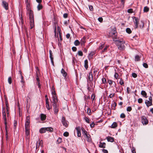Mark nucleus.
I'll return each instance as SVG.
<instances>
[{
  "instance_id": "obj_1",
  "label": "nucleus",
  "mask_w": 153,
  "mask_h": 153,
  "mask_svg": "<svg viewBox=\"0 0 153 153\" xmlns=\"http://www.w3.org/2000/svg\"><path fill=\"white\" fill-rule=\"evenodd\" d=\"M26 9L27 10V13L29 14L30 29H31L34 26L33 13L32 10L30 9V3H27L26 4Z\"/></svg>"
},
{
  "instance_id": "obj_2",
  "label": "nucleus",
  "mask_w": 153,
  "mask_h": 153,
  "mask_svg": "<svg viewBox=\"0 0 153 153\" xmlns=\"http://www.w3.org/2000/svg\"><path fill=\"white\" fill-rule=\"evenodd\" d=\"M113 41L114 42L116 45L117 46L118 49L121 51H123L125 48L124 45V42L122 39H119L118 38H114Z\"/></svg>"
},
{
  "instance_id": "obj_3",
  "label": "nucleus",
  "mask_w": 153,
  "mask_h": 153,
  "mask_svg": "<svg viewBox=\"0 0 153 153\" xmlns=\"http://www.w3.org/2000/svg\"><path fill=\"white\" fill-rule=\"evenodd\" d=\"M52 103V105L53 107V110L54 112V114H56L59 111V104L58 100H56L51 101Z\"/></svg>"
},
{
  "instance_id": "obj_4",
  "label": "nucleus",
  "mask_w": 153,
  "mask_h": 153,
  "mask_svg": "<svg viewBox=\"0 0 153 153\" xmlns=\"http://www.w3.org/2000/svg\"><path fill=\"white\" fill-rule=\"evenodd\" d=\"M2 115L3 116V119L4 121V123L5 126V128L6 129L7 126V118L6 116V114L5 112V110L4 108H3L2 109Z\"/></svg>"
},
{
  "instance_id": "obj_5",
  "label": "nucleus",
  "mask_w": 153,
  "mask_h": 153,
  "mask_svg": "<svg viewBox=\"0 0 153 153\" xmlns=\"http://www.w3.org/2000/svg\"><path fill=\"white\" fill-rule=\"evenodd\" d=\"M145 104L147 107H149L152 105V99L151 96L149 98V100H146L145 101Z\"/></svg>"
},
{
  "instance_id": "obj_6",
  "label": "nucleus",
  "mask_w": 153,
  "mask_h": 153,
  "mask_svg": "<svg viewBox=\"0 0 153 153\" xmlns=\"http://www.w3.org/2000/svg\"><path fill=\"white\" fill-rule=\"evenodd\" d=\"M132 18L135 25V28H137L138 27L139 19L137 17H133Z\"/></svg>"
},
{
  "instance_id": "obj_7",
  "label": "nucleus",
  "mask_w": 153,
  "mask_h": 153,
  "mask_svg": "<svg viewBox=\"0 0 153 153\" xmlns=\"http://www.w3.org/2000/svg\"><path fill=\"white\" fill-rule=\"evenodd\" d=\"M142 123L143 125H146L148 123L149 121L145 116L141 117Z\"/></svg>"
},
{
  "instance_id": "obj_8",
  "label": "nucleus",
  "mask_w": 153,
  "mask_h": 153,
  "mask_svg": "<svg viewBox=\"0 0 153 153\" xmlns=\"http://www.w3.org/2000/svg\"><path fill=\"white\" fill-rule=\"evenodd\" d=\"M116 32V28H114L112 29L110 33V34L113 36V40L114 39V38H117V36Z\"/></svg>"
},
{
  "instance_id": "obj_9",
  "label": "nucleus",
  "mask_w": 153,
  "mask_h": 153,
  "mask_svg": "<svg viewBox=\"0 0 153 153\" xmlns=\"http://www.w3.org/2000/svg\"><path fill=\"white\" fill-rule=\"evenodd\" d=\"M62 123L63 125L66 127L68 126V124L67 121L65 120V117H62Z\"/></svg>"
},
{
  "instance_id": "obj_10",
  "label": "nucleus",
  "mask_w": 153,
  "mask_h": 153,
  "mask_svg": "<svg viewBox=\"0 0 153 153\" xmlns=\"http://www.w3.org/2000/svg\"><path fill=\"white\" fill-rule=\"evenodd\" d=\"M2 6L6 10H7L8 9V5L7 2L4 1H2Z\"/></svg>"
},
{
  "instance_id": "obj_11",
  "label": "nucleus",
  "mask_w": 153,
  "mask_h": 153,
  "mask_svg": "<svg viewBox=\"0 0 153 153\" xmlns=\"http://www.w3.org/2000/svg\"><path fill=\"white\" fill-rule=\"evenodd\" d=\"M52 101H54V100L55 101L56 100H58L55 91L53 90L52 91Z\"/></svg>"
},
{
  "instance_id": "obj_12",
  "label": "nucleus",
  "mask_w": 153,
  "mask_h": 153,
  "mask_svg": "<svg viewBox=\"0 0 153 153\" xmlns=\"http://www.w3.org/2000/svg\"><path fill=\"white\" fill-rule=\"evenodd\" d=\"M43 143V141L42 140H38L36 142V148L37 149L39 148L40 146H43V145L42 144Z\"/></svg>"
},
{
  "instance_id": "obj_13",
  "label": "nucleus",
  "mask_w": 153,
  "mask_h": 153,
  "mask_svg": "<svg viewBox=\"0 0 153 153\" xmlns=\"http://www.w3.org/2000/svg\"><path fill=\"white\" fill-rule=\"evenodd\" d=\"M76 129L77 132V136L78 137H80L81 136L80 128L79 127H78L76 128Z\"/></svg>"
},
{
  "instance_id": "obj_14",
  "label": "nucleus",
  "mask_w": 153,
  "mask_h": 153,
  "mask_svg": "<svg viewBox=\"0 0 153 153\" xmlns=\"http://www.w3.org/2000/svg\"><path fill=\"white\" fill-rule=\"evenodd\" d=\"M108 141L113 142L114 141V138L111 136H108L106 137Z\"/></svg>"
},
{
  "instance_id": "obj_15",
  "label": "nucleus",
  "mask_w": 153,
  "mask_h": 153,
  "mask_svg": "<svg viewBox=\"0 0 153 153\" xmlns=\"http://www.w3.org/2000/svg\"><path fill=\"white\" fill-rule=\"evenodd\" d=\"M46 107L48 110H49L51 108V107H50L49 105L48 99H46Z\"/></svg>"
},
{
  "instance_id": "obj_16",
  "label": "nucleus",
  "mask_w": 153,
  "mask_h": 153,
  "mask_svg": "<svg viewBox=\"0 0 153 153\" xmlns=\"http://www.w3.org/2000/svg\"><path fill=\"white\" fill-rule=\"evenodd\" d=\"M86 37L84 36L82 39H81L80 44L82 45H84L85 42Z\"/></svg>"
},
{
  "instance_id": "obj_17",
  "label": "nucleus",
  "mask_w": 153,
  "mask_h": 153,
  "mask_svg": "<svg viewBox=\"0 0 153 153\" xmlns=\"http://www.w3.org/2000/svg\"><path fill=\"white\" fill-rule=\"evenodd\" d=\"M106 144L105 143H102L100 142L99 144V147L102 148H105V147Z\"/></svg>"
},
{
  "instance_id": "obj_18",
  "label": "nucleus",
  "mask_w": 153,
  "mask_h": 153,
  "mask_svg": "<svg viewBox=\"0 0 153 153\" xmlns=\"http://www.w3.org/2000/svg\"><path fill=\"white\" fill-rule=\"evenodd\" d=\"M89 80L91 82L93 80V76L92 75V73L91 72L89 73V75L88 76Z\"/></svg>"
},
{
  "instance_id": "obj_19",
  "label": "nucleus",
  "mask_w": 153,
  "mask_h": 153,
  "mask_svg": "<svg viewBox=\"0 0 153 153\" xmlns=\"http://www.w3.org/2000/svg\"><path fill=\"white\" fill-rule=\"evenodd\" d=\"M40 117L41 120L43 121L45 120L46 118V116L45 114H41Z\"/></svg>"
},
{
  "instance_id": "obj_20",
  "label": "nucleus",
  "mask_w": 153,
  "mask_h": 153,
  "mask_svg": "<svg viewBox=\"0 0 153 153\" xmlns=\"http://www.w3.org/2000/svg\"><path fill=\"white\" fill-rule=\"evenodd\" d=\"M141 94L145 98H147V93H146L145 91H141Z\"/></svg>"
},
{
  "instance_id": "obj_21",
  "label": "nucleus",
  "mask_w": 153,
  "mask_h": 153,
  "mask_svg": "<svg viewBox=\"0 0 153 153\" xmlns=\"http://www.w3.org/2000/svg\"><path fill=\"white\" fill-rule=\"evenodd\" d=\"M46 130L45 128H41L39 130V132L41 134L45 133L46 132Z\"/></svg>"
},
{
  "instance_id": "obj_22",
  "label": "nucleus",
  "mask_w": 153,
  "mask_h": 153,
  "mask_svg": "<svg viewBox=\"0 0 153 153\" xmlns=\"http://www.w3.org/2000/svg\"><path fill=\"white\" fill-rule=\"evenodd\" d=\"M84 67L85 69H87L88 66V61L87 59L85 60L84 61Z\"/></svg>"
},
{
  "instance_id": "obj_23",
  "label": "nucleus",
  "mask_w": 153,
  "mask_h": 153,
  "mask_svg": "<svg viewBox=\"0 0 153 153\" xmlns=\"http://www.w3.org/2000/svg\"><path fill=\"white\" fill-rule=\"evenodd\" d=\"M117 126V124L116 122H114L111 125V127L112 128H115Z\"/></svg>"
},
{
  "instance_id": "obj_24",
  "label": "nucleus",
  "mask_w": 153,
  "mask_h": 153,
  "mask_svg": "<svg viewBox=\"0 0 153 153\" xmlns=\"http://www.w3.org/2000/svg\"><path fill=\"white\" fill-rule=\"evenodd\" d=\"M85 137H86L87 138V140L88 142H91V139L89 134H87V135H86Z\"/></svg>"
},
{
  "instance_id": "obj_25",
  "label": "nucleus",
  "mask_w": 153,
  "mask_h": 153,
  "mask_svg": "<svg viewBox=\"0 0 153 153\" xmlns=\"http://www.w3.org/2000/svg\"><path fill=\"white\" fill-rule=\"evenodd\" d=\"M46 131H49L50 132H52L53 131V129L51 127L45 128Z\"/></svg>"
},
{
  "instance_id": "obj_26",
  "label": "nucleus",
  "mask_w": 153,
  "mask_h": 153,
  "mask_svg": "<svg viewBox=\"0 0 153 153\" xmlns=\"http://www.w3.org/2000/svg\"><path fill=\"white\" fill-rule=\"evenodd\" d=\"M140 57L138 55L135 56V61H138L140 60Z\"/></svg>"
},
{
  "instance_id": "obj_27",
  "label": "nucleus",
  "mask_w": 153,
  "mask_h": 153,
  "mask_svg": "<svg viewBox=\"0 0 153 153\" xmlns=\"http://www.w3.org/2000/svg\"><path fill=\"white\" fill-rule=\"evenodd\" d=\"M30 128H25V132L26 133V136L27 137L29 134L30 133Z\"/></svg>"
},
{
  "instance_id": "obj_28",
  "label": "nucleus",
  "mask_w": 153,
  "mask_h": 153,
  "mask_svg": "<svg viewBox=\"0 0 153 153\" xmlns=\"http://www.w3.org/2000/svg\"><path fill=\"white\" fill-rule=\"evenodd\" d=\"M42 8V5L40 4H39L37 6V10L39 11L41 10Z\"/></svg>"
},
{
  "instance_id": "obj_29",
  "label": "nucleus",
  "mask_w": 153,
  "mask_h": 153,
  "mask_svg": "<svg viewBox=\"0 0 153 153\" xmlns=\"http://www.w3.org/2000/svg\"><path fill=\"white\" fill-rule=\"evenodd\" d=\"M61 73L63 74V75L64 77H66L67 75V74L65 72V70L63 69H62L61 71Z\"/></svg>"
},
{
  "instance_id": "obj_30",
  "label": "nucleus",
  "mask_w": 153,
  "mask_h": 153,
  "mask_svg": "<svg viewBox=\"0 0 153 153\" xmlns=\"http://www.w3.org/2000/svg\"><path fill=\"white\" fill-rule=\"evenodd\" d=\"M81 129L82 131V133L85 136L87 134V132L84 129V128H82Z\"/></svg>"
},
{
  "instance_id": "obj_31",
  "label": "nucleus",
  "mask_w": 153,
  "mask_h": 153,
  "mask_svg": "<svg viewBox=\"0 0 153 153\" xmlns=\"http://www.w3.org/2000/svg\"><path fill=\"white\" fill-rule=\"evenodd\" d=\"M80 43V42L78 40H76L74 42L75 45L76 46L79 45Z\"/></svg>"
},
{
  "instance_id": "obj_32",
  "label": "nucleus",
  "mask_w": 153,
  "mask_h": 153,
  "mask_svg": "<svg viewBox=\"0 0 153 153\" xmlns=\"http://www.w3.org/2000/svg\"><path fill=\"white\" fill-rule=\"evenodd\" d=\"M144 26V24L143 22L142 21H141L139 25V27L140 28H142Z\"/></svg>"
},
{
  "instance_id": "obj_33",
  "label": "nucleus",
  "mask_w": 153,
  "mask_h": 153,
  "mask_svg": "<svg viewBox=\"0 0 153 153\" xmlns=\"http://www.w3.org/2000/svg\"><path fill=\"white\" fill-rule=\"evenodd\" d=\"M149 7L147 6H146L144 7L143 11L144 12H148L149 11Z\"/></svg>"
},
{
  "instance_id": "obj_34",
  "label": "nucleus",
  "mask_w": 153,
  "mask_h": 153,
  "mask_svg": "<svg viewBox=\"0 0 153 153\" xmlns=\"http://www.w3.org/2000/svg\"><path fill=\"white\" fill-rule=\"evenodd\" d=\"M29 125H30V123H28L27 122H25V128H30Z\"/></svg>"
},
{
  "instance_id": "obj_35",
  "label": "nucleus",
  "mask_w": 153,
  "mask_h": 153,
  "mask_svg": "<svg viewBox=\"0 0 153 153\" xmlns=\"http://www.w3.org/2000/svg\"><path fill=\"white\" fill-rule=\"evenodd\" d=\"M17 125V121L15 120L13 123V128L14 129H16V126Z\"/></svg>"
},
{
  "instance_id": "obj_36",
  "label": "nucleus",
  "mask_w": 153,
  "mask_h": 153,
  "mask_svg": "<svg viewBox=\"0 0 153 153\" xmlns=\"http://www.w3.org/2000/svg\"><path fill=\"white\" fill-rule=\"evenodd\" d=\"M95 51H91L89 54V56L91 57V58L95 54Z\"/></svg>"
},
{
  "instance_id": "obj_37",
  "label": "nucleus",
  "mask_w": 153,
  "mask_h": 153,
  "mask_svg": "<svg viewBox=\"0 0 153 153\" xmlns=\"http://www.w3.org/2000/svg\"><path fill=\"white\" fill-rule=\"evenodd\" d=\"M119 83L121 85H124V82L123 81L122 78L120 79V81Z\"/></svg>"
},
{
  "instance_id": "obj_38",
  "label": "nucleus",
  "mask_w": 153,
  "mask_h": 153,
  "mask_svg": "<svg viewBox=\"0 0 153 153\" xmlns=\"http://www.w3.org/2000/svg\"><path fill=\"white\" fill-rule=\"evenodd\" d=\"M126 32L128 33H130L131 32V30L129 28H127L126 29Z\"/></svg>"
},
{
  "instance_id": "obj_39",
  "label": "nucleus",
  "mask_w": 153,
  "mask_h": 153,
  "mask_svg": "<svg viewBox=\"0 0 153 153\" xmlns=\"http://www.w3.org/2000/svg\"><path fill=\"white\" fill-rule=\"evenodd\" d=\"M132 109L131 106H128L127 107L126 110L128 111H131Z\"/></svg>"
},
{
  "instance_id": "obj_40",
  "label": "nucleus",
  "mask_w": 153,
  "mask_h": 153,
  "mask_svg": "<svg viewBox=\"0 0 153 153\" xmlns=\"http://www.w3.org/2000/svg\"><path fill=\"white\" fill-rule=\"evenodd\" d=\"M49 52L50 58H53V55H52L53 53H52L51 50H50L49 51Z\"/></svg>"
},
{
  "instance_id": "obj_41",
  "label": "nucleus",
  "mask_w": 153,
  "mask_h": 153,
  "mask_svg": "<svg viewBox=\"0 0 153 153\" xmlns=\"http://www.w3.org/2000/svg\"><path fill=\"white\" fill-rule=\"evenodd\" d=\"M62 139L60 137H59L57 140V142L58 144L60 143H61Z\"/></svg>"
},
{
  "instance_id": "obj_42",
  "label": "nucleus",
  "mask_w": 153,
  "mask_h": 153,
  "mask_svg": "<svg viewBox=\"0 0 153 153\" xmlns=\"http://www.w3.org/2000/svg\"><path fill=\"white\" fill-rule=\"evenodd\" d=\"M8 82L9 84H10L12 82V79L11 77H9L8 78Z\"/></svg>"
},
{
  "instance_id": "obj_43",
  "label": "nucleus",
  "mask_w": 153,
  "mask_h": 153,
  "mask_svg": "<svg viewBox=\"0 0 153 153\" xmlns=\"http://www.w3.org/2000/svg\"><path fill=\"white\" fill-rule=\"evenodd\" d=\"M84 119L87 123H90L89 120L88 118L87 117H85L84 118Z\"/></svg>"
},
{
  "instance_id": "obj_44",
  "label": "nucleus",
  "mask_w": 153,
  "mask_h": 153,
  "mask_svg": "<svg viewBox=\"0 0 153 153\" xmlns=\"http://www.w3.org/2000/svg\"><path fill=\"white\" fill-rule=\"evenodd\" d=\"M78 55L80 56H82L83 55L82 52L81 51H79L78 53Z\"/></svg>"
},
{
  "instance_id": "obj_45",
  "label": "nucleus",
  "mask_w": 153,
  "mask_h": 153,
  "mask_svg": "<svg viewBox=\"0 0 153 153\" xmlns=\"http://www.w3.org/2000/svg\"><path fill=\"white\" fill-rule=\"evenodd\" d=\"M143 66L146 68H147L148 67V65L146 63H143Z\"/></svg>"
},
{
  "instance_id": "obj_46",
  "label": "nucleus",
  "mask_w": 153,
  "mask_h": 153,
  "mask_svg": "<svg viewBox=\"0 0 153 153\" xmlns=\"http://www.w3.org/2000/svg\"><path fill=\"white\" fill-rule=\"evenodd\" d=\"M63 135L65 137H68L69 135V133L67 132H65L64 133Z\"/></svg>"
},
{
  "instance_id": "obj_47",
  "label": "nucleus",
  "mask_w": 153,
  "mask_h": 153,
  "mask_svg": "<svg viewBox=\"0 0 153 153\" xmlns=\"http://www.w3.org/2000/svg\"><path fill=\"white\" fill-rule=\"evenodd\" d=\"M118 74L117 73H115V74H114V76L115 78L116 79H117L118 77Z\"/></svg>"
},
{
  "instance_id": "obj_48",
  "label": "nucleus",
  "mask_w": 153,
  "mask_h": 153,
  "mask_svg": "<svg viewBox=\"0 0 153 153\" xmlns=\"http://www.w3.org/2000/svg\"><path fill=\"white\" fill-rule=\"evenodd\" d=\"M108 82L109 85H111L113 83V81L111 80H110L109 79H108Z\"/></svg>"
},
{
  "instance_id": "obj_49",
  "label": "nucleus",
  "mask_w": 153,
  "mask_h": 153,
  "mask_svg": "<svg viewBox=\"0 0 153 153\" xmlns=\"http://www.w3.org/2000/svg\"><path fill=\"white\" fill-rule=\"evenodd\" d=\"M126 116L124 113H122L120 114V117L122 118H125Z\"/></svg>"
},
{
  "instance_id": "obj_50",
  "label": "nucleus",
  "mask_w": 153,
  "mask_h": 153,
  "mask_svg": "<svg viewBox=\"0 0 153 153\" xmlns=\"http://www.w3.org/2000/svg\"><path fill=\"white\" fill-rule=\"evenodd\" d=\"M95 95L94 94H92L91 96V99L92 100V101H93L95 99Z\"/></svg>"
},
{
  "instance_id": "obj_51",
  "label": "nucleus",
  "mask_w": 153,
  "mask_h": 153,
  "mask_svg": "<svg viewBox=\"0 0 153 153\" xmlns=\"http://www.w3.org/2000/svg\"><path fill=\"white\" fill-rule=\"evenodd\" d=\"M102 81L103 83H105L106 82V79L105 78H103L102 79Z\"/></svg>"
},
{
  "instance_id": "obj_52",
  "label": "nucleus",
  "mask_w": 153,
  "mask_h": 153,
  "mask_svg": "<svg viewBox=\"0 0 153 153\" xmlns=\"http://www.w3.org/2000/svg\"><path fill=\"white\" fill-rule=\"evenodd\" d=\"M143 101V100L141 98H139L138 100V102L139 103H142Z\"/></svg>"
},
{
  "instance_id": "obj_53",
  "label": "nucleus",
  "mask_w": 153,
  "mask_h": 153,
  "mask_svg": "<svg viewBox=\"0 0 153 153\" xmlns=\"http://www.w3.org/2000/svg\"><path fill=\"white\" fill-rule=\"evenodd\" d=\"M127 12L128 13H133V9H131V8H130V9H128V11H127Z\"/></svg>"
},
{
  "instance_id": "obj_54",
  "label": "nucleus",
  "mask_w": 153,
  "mask_h": 153,
  "mask_svg": "<svg viewBox=\"0 0 153 153\" xmlns=\"http://www.w3.org/2000/svg\"><path fill=\"white\" fill-rule=\"evenodd\" d=\"M108 48V46H106L105 48H104V49L102 51V53H103L105 51H106V50H107V49Z\"/></svg>"
},
{
  "instance_id": "obj_55",
  "label": "nucleus",
  "mask_w": 153,
  "mask_h": 153,
  "mask_svg": "<svg viewBox=\"0 0 153 153\" xmlns=\"http://www.w3.org/2000/svg\"><path fill=\"white\" fill-rule=\"evenodd\" d=\"M132 74V76L134 78H136L137 76V74L134 73H133Z\"/></svg>"
},
{
  "instance_id": "obj_56",
  "label": "nucleus",
  "mask_w": 153,
  "mask_h": 153,
  "mask_svg": "<svg viewBox=\"0 0 153 153\" xmlns=\"http://www.w3.org/2000/svg\"><path fill=\"white\" fill-rule=\"evenodd\" d=\"M90 126L91 128H93L94 127L95 124L94 122H92V123L90 124Z\"/></svg>"
},
{
  "instance_id": "obj_57",
  "label": "nucleus",
  "mask_w": 153,
  "mask_h": 153,
  "mask_svg": "<svg viewBox=\"0 0 153 153\" xmlns=\"http://www.w3.org/2000/svg\"><path fill=\"white\" fill-rule=\"evenodd\" d=\"M104 47V44H102L99 47V49L100 50H101Z\"/></svg>"
},
{
  "instance_id": "obj_58",
  "label": "nucleus",
  "mask_w": 153,
  "mask_h": 153,
  "mask_svg": "<svg viewBox=\"0 0 153 153\" xmlns=\"http://www.w3.org/2000/svg\"><path fill=\"white\" fill-rule=\"evenodd\" d=\"M72 49L73 51H76L77 50V48H76V47H73L72 48Z\"/></svg>"
},
{
  "instance_id": "obj_59",
  "label": "nucleus",
  "mask_w": 153,
  "mask_h": 153,
  "mask_svg": "<svg viewBox=\"0 0 153 153\" xmlns=\"http://www.w3.org/2000/svg\"><path fill=\"white\" fill-rule=\"evenodd\" d=\"M89 9L91 11H92L93 10V7L91 5H90L89 6Z\"/></svg>"
},
{
  "instance_id": "obj_60",
  "label": "nucleus",
  "mask_w": 153,
  "mask_h": 153,
  "mask_svg": "<svg viewBox=\"0 0 153 153\" xmlns=\"http://www.w3.org/2000/svg\"><path fill=\"white\" fill-rule=\"evenodd\" d=\"M98 20L100 22H102L103 19L102 17H99L98 18Z\"/></svg>"
},
{
  "instance_id": "obj_61",
  "label": "nucleus",
  "mask_w": 153,
  "mask_h": 153,
  "mask_svg": "<svg viewBox=\"0 0 153 153\" xmlns=\"http://www.w3.org/2000/svg\"><path fill=\"white\" fill-rule=\"evenodd\" d=\"M114 94H111L109 96V97L110 98H112L114 96Z\"/></svg>"
},
{
  "instance_id": "obj_62",
  "label": "nucleus",
  "mask_w": 153,
  "mask_h": 153,
  "mask_svg": "<svg viewBox=\"0 0 153 153\" xmlns=\"http://www.w3.org/2000/svg\"><path fill=\"white\" fill-rule=\"evenodd\" d=\"M37 84L38 85V88H41V85L40 84L39 82H37Z\"/></svg>"
},
{
  "instance_id": "obj_63",
  "label": "nucleus",
  "mask_w": 153,
  "mask_h": 153,
  "mask_svg": "<svg viewBox=\"0 0 153 153\" xmlns=\"http://www.w3.org/2000/svg\"><path fill=\"white\" fill-rule=\"evenodd\" d=\"M91 109L89 108H88L87 109V113L89 115V114L91 113Z\"/></svg>"
},
{
  "instance_id": "obj_64",
  "label": "nucleus",
  "mask_w": 153,
  "mask_h": 153,
  "mask_svg": "<svg viewBox=\"0 0 153 153\" xmlns=\"http://www.w3.org/2000/svg\"><path fill=\"white\" fill-rule=\"evenodd\" d=\"M68 14L67 13H64V14H63V17L64 18H66L67 17H68Z\"/></svg>"
}]
</instances>
